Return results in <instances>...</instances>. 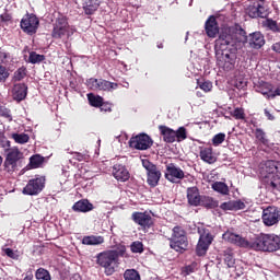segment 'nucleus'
I'll use <instances>...</instances> for the list:
<instances>
[{
  "instance_id": "64",
  "label": "nucleus",
  "mask_w": 280,
  "mask_h": 280,
  "mask_svg": "<svg viewBox=\"0 0 280 280\" xmlns=\"http://www.w3.org/2000/svg\"><path fill=\"white\" fill-rule=\"evenodd\" d=\"M197 95H198V97H200V93L199 92H197Z\"/></svg>"
},
{
  "instance_id": "49",
  "label": "nucleus",
  "mask_w": 280,
  "mask_h": 280,
  "mask_svg": "<svg viewBox=\"0 0 280 280\" xmlns=\"http://www.w3.org/2000/svg\"><path fill=\"white\" fill-rule=\"evenodd\" d=\"M0 117H4V119H8V121H12V114L10 109L5 107H0Z\"/></svg>"
},
{
  "instance_id": "19",
  "label": "nucleus",
  "mask_w": 280,
  "mask_h": 280,
  "mask_svg": "<svg viewBox=\"0 0 280 280\" xmlns=\"http://www.w3.org/2000/svg\"><path fill=\"white\" fill-rule=\"evenodd\" d=\"M165 178L170 183H180L185 178V172L174 164H168L166 166Z\"/></svg>"
},
{
  "instance_id": "6",
  "label": "nucleus",
  "mask_w": 280,
  "mask_h": 280,
  "mask_svg": "<svg viewBox=\"0 0 280 280\" xmlns=\"http://www.w3.org/2000/svg\"><path fill=\"white\" fill-rule=\"evenodd\" d=\"M170 240V246L176 253H185L189 246V241L187 240V233L180 226L173 228V234Z\"/></svg>"
},
{
  "instance_id": "28",
  "label": "nucleus",
  "mask_w": 280,
  "mask_h": 280,
  "mask_svg": "<svg viewBox=\"0 0 280 280\" xmlns=\"http://www.w3.org/2000/svg\"><path fill=\"white\" fill-rule=\"evenodd\" d=\"M72 209L78 213H89V211H93V203L86 199L79 200L72 206Z\"/></svg>"
},
{
  "instance_id": "18",
  "label": "nucleus",
  "mask_w": 280,
  "mask_h": 280,
  "mask_svg": "<svg viewBox=\"0 0 280 280\" xmlns=\"http://www.w3.org/2000/svg\"><path fill=\"white\" fill-rule=\"evenodd\" d=\"M222 237L224 242H229V244H234L241 248H250V241H246V238L242 237L240 234L228 231Z\"/></svg>"
},
{
  "instance_id": "59",
  "label": "nucleus",
  "mask_w": 280,
  "mask_h": 280,
  "mask_svg": "<svg viewBox=\"0 0 280 280\" xmlns=\"http://www.w3.org/2000/svg\"><path fill=\"white\" fill-rule=\"evenodd\" d=\"M191 272H194V268H191V266H187L186 267V273L191 275Z\"/></svg>"
},
{
  "instance_id": "4",
  "label": "nucleus",
  "mask_w": 280,
  "mask_h": 280,
  "mask_svg": "<svg viewBox=\"0 0 280 280\" xmlns=\"http://www.w3.org/2000/svg\"><path fill=\"white\" fill-rule=\"evenodd\" d=\"M261 178L267 183L268 187L276 191H280V162L269 160L265 163L260 171Z\"/></svg>"
},
{
  "instance_id": "45",
  "label": "nucleus",
  "mask_w": 280,
  "mask_h": 280,
  "mask_svg": "<svg viewBox=\"0 0 280 280\" xmlns=\"http://www.w3.org/2000/svg\"><path fill=\"white\" fill-rule=\"evenodd\" d=\"M266 27H269L271 32H279V25H277V21L271 19H267L265 22Z\"/></svg>"
},
{
  "instance_id": "52",
  "label": "nucleus",
  "mask_w": 280,
  "mask_h": 280,
  "mask_svg": "<svg viewBox=\"0 0 280 280\" xmlns=\"http://www.w3.org/2000/svg\"><path fill=\"white\" fill-rule=\"evenodd\" d=\"M8 58H10V54L0 49V65L8 63Z\"/></svg>"
},
{
  "instance_id": "37",
  "label": "nucleus",
  "mask_w": 280,
  "mask_h": 280,
  "mask_svg": "<svg viewBox=\"0 0 280 280\" xmlns=\"http://www.w3.org/2000/svg\"><path fill=\"white\" fill-rule=\"evenodd\" d=\"M185 139H187V129L185 127H179L175 130V141L180 143V141H185Z\"/></svg>"
},
{
  "instance_id": "16",
  "label": "nucleus",
  "mask_w": 280,
  "mask_h": 280,
  "mask_svg": "<svg viewBox=\"0 0 280 280\" xmlns=\"http://www.w3.org/2000/svg\"><path fill=\"white\" fill-rule=\"evenodd\" d=\"M280 220V209L277 207H267L262 211V222L265 226H275V224H279Z\"/></svg>"
},
{
  "instance_id": "20",
  "label": "nucleus",
  "mask_w": 280,
  "mask_h": 280,
  "mask_svg": "<svg viewBox=\"0 0 280 280\" xmlns=\"http://www.w3.org/2000/svg\"><path fill=\"white\" fill-rule=\"evenodd\" d=\"M133 222L139 224V226H143V229H150L152 226V215L147 212H133L131 215Z\"/></svg>"
},
{
  "instance_id": "36",
  "label": "nucleus",
  "mask_w": 280,
  "mask_h": 280,
  "mask_svg": "<svg viewBox=\"0 0 280 280\" xmlns=\"http://www.w3.org/2000/svg\"><path fill=\"white\" fill-rule=\"evenodd\" d=\"M12 139L15 143L23 145L30 141V136L27 133H12Z\"/></svg>"
},
{
  "instance_id": "44",
  "label": "nucleus",
  "mask_w": 280,
  "mask_h": 280,
  "mask_svg": "<svg viewBox=\"0 0 280 280\" xmlns=\"http://www.w3.org/2000/svg\"><path fill=\"white\" fill-rule=\"evenodd\" d=\"M232 116L235 117L236 119H246V114L244 113V108L236 107Z\"/></svg>"
},
{
  "instance_id": "39",
  "label": "nucleus",
  "mask_w": 280,
  "mask_h": 280,
  "mask_svg": "<svg viewBox=\"0 0 280 280\" xmlns=\"http://www.w3.org/2000/svg\"><path fill=\"white\" fill-rule=\"evenodd\" d=\"M45 60V55H38L35 51L30 52L28 62L31 65H37L38 62H43Z\"/></svg>"
},
{
  "instance_id": "48",
  "label": "nucleus",
  "mask_w": 280,
  "mask_h": 280,
  "mask_svg": "<svg viewBox=\"0 0 280 280\" xmlns=\"http://www.w3.org/2000/svg\"><path fill=\"white\" fill-rule=\"evenodd\" d=\"M10 78V72L8 69L0 65V82H5Z\"/></svg>"
},
{
  "instance_id": "25",
  "label": "nucleus",
  "mask_w": 280,
  "mask_h": 280,
  "mask_svg": "<svg viewBox=\"0 0 280 280\" xmlns=\"http://www.w3.org/2000/svg\"><path fill=\"white\" fill-rule=\"evenodd\" d=\"M199 156L201 161H203L205 163H209V165H213V163L218 161L215 154H213V148L211 147L201 149L199 152Z\"/></svg>"
},
{
  "instance_id": "41",
  "label": "nucleus",
  "mask_w": 280,
  "mask_h": 280,
  "mask_svg": "<svg viewBox=\"0 0 280 280\" xmlns=\"http://www.w3.org/2000/svg\"><path fill=\"white\" fill-rule=\"evenodd\" d=\"M224 262L226 264L228 268H235V258L233 257V254L225 253Z\"/></svg>"
},
{
  "instance_id": "62",
  "label": "nucleus",
  "mask_w": 280,
  "mask_h": 280,
  "mask_svg": "<svg viewBox=\"0 0 280 280\" xmlns=\"http://www.w3.org/2000/svg\"><path fill=\"white\" fill-rule=\"evenodd\" d=\"M158 47L159 49H163V44L159 45Z\"/></svg>"
},
{
  "instance_id": "42",
  "label": "nucleus",
  "mask_w": 280,
  "mask_h": 280,
  "mask_svg": "<svg viewBox=\"0 0 280 280\" xmlns=\"http://www.w3.org/2000/svg\"><path fill=\"white\" fill-rule=\"evenodd\" d=\"M226 139V135L224 133H218L212 138L213 145H221V143H224V140Z\"/></svg>"
},
{
  "instance_id": "9",
  "label": "nucleus",
  "mask_w": 280,
  "mask_h": 280,
  "mask_svg": "<svg viewBox=\"0 0 280 280\" xmlns=\"http://www.w3.org/2000/svg\"><path fill=\"white\" fill-rule=\"evenodd\" d=\"M240 39L238 43H249V46L253 49H261L264 45H266V39H264V35L260 32L252 33L249 36H246V31L240 30Z\"/></svg>"
},
{
  "instance_id": "2",
  "label": "nucleus",
  "mask_w": 280,
  "mask_h": 280,
  "mask_svg": "<svg viewBox=\"0 0 280 280\" xmlns=\"http://www.w3.org/2000/svg\"><path fill=\"white\" fill-rule=\"evenodd\" d=\"M126 255V247L119 245L116 249H109L101 252L96 255V264L104 268V272L107 277L115 275V271L119 267V257Z\"/></svg>"
},
{
  "instance_id": "50",
  "label": "nucleus",
  "mask_w": 280,
  "mask_h": 280,
  "mask_svg": "<svg viewBox=\"0 0 280 280\" xmlns=\"http://www.w3.org/2000/svg\"><path fill=\"white\" fill-rule=\"evenodd\" d=\"M5 256L10 257L11 259H19L20 255L19 252H14L12 248L4 249Z\"/></svg>"
},
{
  "instance_id": "63",
  "label": "nucleus",
  "mask_w": 280,
  "mask_h": 280,
  "mask_svg": "<svg viewBox=\"0 0 280 280\" xmlns=\"http://www.w3.org/2000/svg\"><path fill=\"white\" fill-rule=\"evenodd\" d=\"M197 95H198V97H200V93L199 92H197Z\"/></svg>"
},
{
  "instance_id": "27",
  "label": "nucleus",
  "mask_w": 280,
  "mask_h": 280,
  "mask_svg": "<svg viewBox=\"0 0 280 280\" xmlns=\"http://www.w3.org/2000/svg\"><path fill=\"white\" fill-rule=\"evenodd\" d=\"M159 128L165 143H174L176 141V130L166 126H160Z\"/></svg>"
},
{
  "instance_id": "40",
  "label": "nucleus",
  "mask_w": 280,
  "mask_h": 280,
  "mask_svg": "<svg viewBox=\"0 0 280 280\" xmlns=\"http://www.w3.org/2000/svg\"><path fill=\"white\" fill-rule=\"evenodd\" d=\"M255 137L260 143H262V145H268V140L266 139V132H264L261 129L257 128L255 130Z\"/></svg>"
},
{
  "instance_id": "56",
  "label": "nucleus",
  "mask_w": 280,
  "mask_h": 280,
  "mask_svg": "<svg viewBox=\"0 0 280 280\" xmlns=\"http://www.w3.org/2000/svg\"><path fill=\"white\" fill-rule=\"evenodd\" d=\"M273 51H277V54H280V42L272 45Z\"/></svg>"
},
{
  "instance_id": "3",
  "label": "nucleus",
  "mask_w": 280,
  "mask_h": 280,
  "mask_svg": "<svg viewBox=\"0 0 280 280\" xmlns=\"http://www.w3.org/2000/svg\"><path fill=\"white\" fill-rule=\"evenodd\" d=\"M249 249L262 253L280 250V236L277 234H259L255 241L249 242Z\"/></svg>"
},
{
  "instance_id": "38",
  "label": "nucleus",
  "mask_w": 280,
  "mask_h": 280,
  "mask_svg": "<svg viewBox=\"0 0 280 280\" xmlns=\"http://www.w3.org/2000/svg\"><path fill=\"white\" fill-rule=\"evenodd\" d=\"M27 75V70L22 67L19 68L13 74V82H21Z\"/></svg>"
},
{
  "instance_id": "51",
  "label": "nucleus",
  "mask_w": 280,
  "mask_h": 280,
  "mask_svg": "<svg viewBox=\"0 0 280 280\" xmlns=\"http://www.w3.org/2000/svg\"><path fill=\"white\" fill-rule=\"evenodd\" d=\"M199 88L201 89V91H205V93H209V91L213 89V84L209 81H205L199 85Z\"/></svg>"
},
{
  "instance_id": "32",
  "label": "nucleus",
  "mask_w": 280,
  "mask_h": 280,
  "mask_svg": "<svg viewBox=\"0 0 280 280\" xmlns=\"http://www.w3.org/2000/svg\"><path fill=\"white\" fill-rule=\"evenodd\" d=\"M88 100L91 104V106H94L95 108H100L101 110H104L103 104H104V98L102 96H96L93 93L88 94Z\"/></svg>"
},
{
  "instance_id": "31",
  "label": "nucleus",
  "mask_w": 280,
  "mask_h": 280,
  "mask_svg": "<svg viewBox=\"0 0 280 280\" xmlns=\"http://www.w3.org/2000/svg\"><path fill=\"white\" fill-rule=\"evenodd\" d=\"M211 188L213 191H217V194H221V196H229V185L223 182H214L211 184Z\"/></svg>"
},
{
  "instance_id": "54",
  "label": "nucleus",
  "mask_w": 280,
  "mask_h": 280,
  "mask_svg": "<svg viewBox=\"0 0 280 280\" xmlns=\"http://www.w3.org/2000/svg\"><path fill=\"white\" fill-rule=\"evenodd\" d=\"M277 95H280V84L277 86V89L272 90L271 98L277 97Z\"/></svg>"
},
{
  "instance_id": "53",
  "label": "nucleus",
  "mask_w": 280,
  "mask_h": 280,
  "mask_svg": "<svg viewBox=\"0 0 280 280\" xmlns=\"http://www.w3.org/2000/svg\"><path fill=\"white\" fill-rule=\"evenodd\" d=\"M0 19L4 23H8L9 21H12V15H10L9 13H3V14L0 15Z\"/></svg>"
},
{
  "instance_id": "46",
  "label": "nucleus",
  "mask_w": 280,
  "mask_h": 280,
  "mask_svg": "<svg viewBox=\"0 0 280 280\" xmlns=\"http://www.w3.org/2000/svg\"><path fill=\"white\" fill-rule=\"evenodd\" d=\"M248 84V81H246V79L244 77H238L236 78L235 80V86L238 89V90H242V89H246V85Z\"/></svg>"
},
{
  "instance_id": "55",
  "label": "nucleus",
  "mask_w": 280,
  "mask_h": 280,
  "mask_svg": "<svg viewBox=\"0 0 280 280\" xmlns=\"http://www.w3.org/2000/svg\"><path fill=\"white\" fill-rule=\"evenodd\" d=\"M265 116L270 120L273 121L275 116H272V114H270V112L268 109H265Z\"/></svg>"
},
{
  "instance_id": "34",
  "label": "nucleus",
  "mask_w": 280,
  "mask_h": 280,
  "mask_svg": "<svg viewBox=\"0 0 280 280\" xmlns=\"http://www.w3.org/2000/svg\"><path fill=\"white\" fill-rule=\"evenodd\" d=\"M35 279L37 280H51V275L45 268H38L35 272Z\"/></svg>"
},
{
  "instance_id": "43",
  "label": "nucleus",
  "mask_w": 280,
  "mask_h": 280,
  "mask_svg": "<svg viewBox=\"0 0 280 280\" xmlns=\"http://www.w3.org/2000/svg\"><path fill=\"white\" fill-rule=\"evenodd\" d=\"M131 253H143V243L136 241L130 246Z\"/></svg>"
},
{
  "instance_id": "29",
  "label": "nucleus",
  "mask_w": 280,
  "mask_h": 280,
  "mask_svg": "<svg viewBox=\"0 0 280 280\" xmlns=\"http://www.w3.org/2000/svg\"><path fill=\"white\" fill-rule=\"evenodd\" d=\"M82 244H84L85 246H100V244H104V236H84L82 238Z\"/></svg>"
},
{
  "instance_id": "30",
  "label": "nucleus",
  "mask_w": 280,
  "mask_h": 280,
  "mask_svg": "<svg viewBox=\"0 0 280 280\" xmlns=\"http://www.w3.org/2000/svg\"><path fill=\"white\" fill-rule=\"evenodd\" d=\"M97 8H100V0H86L83 10L85 14L91 15L97 12Z\"/></svg>"
},
{
  "instance_id": "8",
  "label": "nucleus",
  "mask_w": 280,
  "mask_h": 280,
  "mask_svg": "<svg viewBox=\"0 0 280 280\" xmlns=\"http://www.w3.org/2000/svg\"><path fill=\"white\" fill-rule=\"evenodd\" d=\"M198 233L200 237L196 247V253L198 257H202L207 255V250H209V246H211V243L213 242V236L211 235L209 230H206L203 228H198Z\"/></svg>"
},
{
  "instance_id": "5",
  "label": "nucleus",
  "mask_w": 280,
  "mask_h": 280,
  "mask_svg": "<svg viewBox=\"0 0 280 280\" xmlns=\"http://www.w3.org/2000/svg\"><path fill=\"white\" fill-rule=\"evenodd\" d=\"M187 202L190 207H206V209H215L218 201L213 200L212 197L200 195L198 187L187 188Z\"/></svg>"
},
{
  "instance_id": "12",
  "label": "nucleus",
  "mask_w": 280,
  "mask_h": 280,
  "mask_svg": "<svg viewBox=\"0 0 280 280\" xmlns=\"http://www.w3.org/2000/svg\"><path fill=\"white\" fill-rule=\"evenodd\" d=\"M142 166L147 171V183L150 187H156L159 185V180H161V171L156 167V165L152 164L149 160H142Z\"/></svg>"
},
{
  "instance_id": "23",
  "label": "nucleus",
  "mask_w": 280,
  "mask_h": 280,
  "mask_svg": "<svg viewBox=\"0 0 280 280\" xmlns=\"http://www.w3.org/2000/svg\"><path fill=\"white\" fill-rule=\"evenodd\" d=\"M12 97L15 102H23L27 97V85L25 83L14 84Z\"/></svg>"
},
{
  "instance_id": "58",
  "label": "nucleus",
  "mask_w": 280,
  "mask_h": 280,
  "mask_svg": "<svg viewBox=\"0 0 280 280\" xmlns=\"http://www.w3.org/2000/svg\"><path fill=\"white\" fill-rule=\"evenodd\" d=\"M23 280H34V275L27 273Z\"/></svg>"
},
{
  "instance_id": "33",
  "label": "nucleus",
  "mask_w": 280,
  "mask_h": 280,
  "mask_svg": "<svg viewBox=\"0 0 280 280\" xmlns=\"http://www.w3.org/2000/svg\"><path fill=\"white\" fill-rule=\"evenodd\" d=\"M43 163H45V158L36 154V155H32L30 158V165L32 167V170H37V167H40V165H43Z\"/></svg>"
},
{
  "instance_id": "7",
  "label": "nucleus",
  "mask_w": 280,
  "mask_h": 280,
  "mask_svg": "<svg viewBox=\"0 0 280 280\" xmlns=\"http://www.w3.org/2000/svg\"><path fill=\"white\" fill-rule=\"evenodd\" d=\"M4 152H7L3 163L4 172L8 174H14L19 167V161L23 159V152H21L18 147L5 148Z\"/></svg>"
},
{
  "instance_id": "14",
  "label": "nucleus",
  "mask_w": 280,
  "mask_h": 280,
  "mask_svg": "<svg viewBox=\"0 0 280 280\" xmlns=\"http://www.w3.org/2000/svg\"><path fill=\"white\" fill-rule=\"evenodd\" d=\"M43 189H45V177L39 176L28 180L22 192L25 196H38Z\"/></svg>"
},
{
  "instance_id": "61",
  "label": "nucleus",
  "mask_w": 280,
  "mask_h": 280,
  "mask_svg": "<svg viewBox=\"0 0 280 280\" xmlns=\"http://www.w3.org/2000/svg\"><path fill=\"white\" fill-rule=\"evenodd\" d=\"M3 164V158L0 156V166Z\"/></svg>"
},
{
  "instance_id": "60",
  "label": "nucleus",
  "mask_w": 280,
  "mask_h": 280,
  "mask_svg": "<svg viewBox=\"0 0 280 280\" xmlns=\"http://www.w3.org/2000/svg\"><path fill=\"white\" fill-rule=\"evenodd\" d=\"M122 86H125V89H128V86H130V83L129 82H125V84Z\"/></svg>"
},
{
  "instance_id": "22",
  "label": "nucleus",
  "mask_w": 280,
  "mask_h": 280,
  "mask_svg": "<svg viewBox=\"0 0 280 280\" xmlns=\"http://www.w3.org/2000/svg\"><path fill=\"white\" fill-rule=\"evenodd\" d=\"M205 30L209 38H215V36H218V34L220 33V26H218V21H215V18L213 15H210L206 21Z\"/></svg>"
},
{
  "instance_id": "21",
  "label": "nucleus",
  "mask_w": 280,
  "mask_h": 280,
  "mask_svg": "<svg viewBox=\"0 0 280 280\" xmlns=\"http://www.w3.org/2000/svg\"><path fill=\"white\" fill-rule=\"evenodd\" d=\"M112 174L114 178H116V180H120V183H126V180L130 179V172H128V168L121 164H115L113 166Z\"/></svg>"
},
{
  "instance_id": "35",
  "label": "nucleus",
  "mask_w": 280,
  "mask_h": 280,
  "mask_svg": "<svg viewBox=\"0 0 280 280\" xmlns=\"http://www.w3.org/2000/svg\"><path fill=\"white\" fill-rule=\"evenodd\" d=\"M125 280H141V275L136 269H127L124 273Z\"/></svg>"
},
{
  "instance_id": "13",
  "label": "nucleus",
  "mask_w": 280,
  "mask_h": 280,
  "mask_svg": "<svg viewBox=\"0 0 280 280\" xmlns=\"http://www.w3.org/2000/svg\"><path fill=\"white\" fill-rule=\"evenodd\" d=\"M154 141L147 133H139L135 137H131L129 140V147L133 150H149L152 148Z\"/></svg>"
},
{
  "instance_id": "11",
  "label": "nucleus",
  "mask_w": 280,
  "mask_h": 280,
  "mask_svg": "<svg viewBox=\"0 0 280 280\" xmlns=\"http://www.w3.org/2000/svg\"><path fill=\"white\" fill-rule=\"evenodd\" d=\"M245 12L250 19H266L268 16V8L264 5V0H256L245 9Z\"/></svg>"
},
{
  "instance_id": "1",
  "label": "nucleus",
  "mask_w": 280,
  "mask_h": 280,
  "mask_svg": "<svg viewBox=\"0 0 280 280\" xmlns=\"http://www.w3.org/2000/svg\"><path fill=\"white\" fill-rule=\"evenodd\" d=\"M233 45H235V39H233V35L228 33H222L215 40L217 65L223 71H233L235 69L237 49L231 48Z\"/></svg>"
},
{
  "instance_id": "26",
  "label": "nucleus",
  "mask_w": 280,
  "mask_h": 280,
  "mask_svg": "<svg viewBox=\"0 0 280 280\" xmlns=\"http://www.w3.org/2000/svg\"><path fill=\"white\" fill-rule=\"evenodd\" d=\"M256 93H261L265 97H272V84L260 81L254 86Z\"/></svg>"
},
{
  "instance_id": "57",
  "label": "nucleus",
  "mask_w": 280,
  "mask_h": 280,
  "mask_svg": "<svg viewBox=\"0 0 280 280\" xmlns=\"http://www.w3.org/2000/svg\"><path fill=\"white\" fill-rule=\"evenodd\" d=\"M74 159H77V161H82L84 156L80 153H74Z\"/></svg>"
},
{
  "instance_id": "24",
  "label": "nucleus",
  "mask_w": 280,
  "mask_h": 280,
  "mask_svg": "<svg viewBox=\"0 0 280 280\" xmlns=\"http://www.w3.org/2000/svg\"><path fill=\"white\" fill-rule=\"evenodd\" d=\"M220 209H222V211H240L246 209V203L242 200H230L221 203Z\"/></svg>"
},
{
  "instance_id": "17",
  "label": "nucleus",
  "mask_w": 280,
  "mask_h": 280,
  "mask_svg": "<svg viewBox=\"0 0 280 280\" xmlns=\"http://www.w3.org/2000/svg\"><path fill=\"white\" fill-rule=\"evenodd\" d=\"M39 23L40 22L36 15L26 14V16L21 20L20 25L23 32L32 36V34H36Z\"/></svg>"
},
{
  "instance_id": "10",
  "label": "nucleus",
  "mask_w": 280,
  "mask_h": 280,
  "mask_svg": "<svg viewBox=\"0 0 280 280\" xmlns=\"http://www.w3.org/2000/svg\"><path fill=\"white\" fill-rule=\"evenodd\" d=\"M75 34V28L72 26H69V22H67V19H58L54 30H52V38H69L70 36H73Z\"/></svg>"
},
{
  "instance_id": "47",
  "label": "nucleus",
  "mask_w": 280,
  "mask_h": 280,
  "mask_svg": "<svg viewBox=\"0 0 280 280\" xmlns=\"http://www.w3.org/2000/svg\"><path fill=\"white\" fill-rule=\"evenodd\" d=\"M0 148H10V140L5 138V133H3L0 129Z\"/></svg>"
},
{
  "instance_id": "15",
  "label": "nucleus",
  "mask_w": 280,
  "mask_h": 280,
  "mask_svg": "<svg viewBox=\"0 0 280 280\" xmlns=\"http://www.w3.org/2000/svg\"><path fill=\"white\" fill-rule=\"evenodd\" d=\"M86 85L91 91H113L117 89V83L104 80L91 78L86 81Z\"/></svg>"
}]
</instances>
